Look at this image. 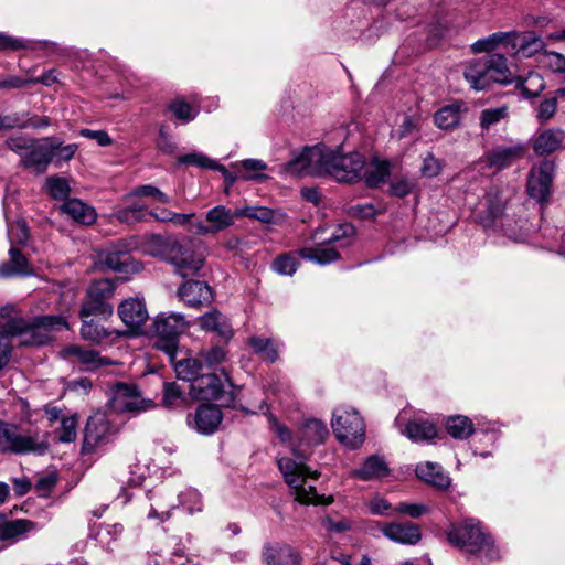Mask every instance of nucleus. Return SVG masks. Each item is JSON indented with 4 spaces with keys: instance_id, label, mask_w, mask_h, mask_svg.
<instances>
[{
    "instance_id": "nucleus-1",
    "label": "nucleus",
    "mask_w": 565,
    "mask_h": 565,
    "mask_svg": "<svg viewBox=\"0 0 565 565\" xmlns=\"http://www.w3.org/2000/svg\"><path fill=\"white\" fill-rule=\"evenodd\" d=\"M13 307H3L0 310V370L10 360L11 344L9 335H21V344L43 345L52 340L51 333L68 329V323L62 316H39L28 322L22 318H10Z\"/></svg>"
},
{
    "instance_id": "nucleus-2",
    "label": "nucleus",
    "mask_w": 565,
    "mask_h": 565,
    "mask_svg": "<svg viewBox=\"0 0 565 565\" xmlns=\"http://www.w3.org/2000/svg\"><path fill=\"white\" fill-rule=\"evenodd\" d=\"M275 431L281 443L288 444L295 457H281L278 459L279 470L284 475L285 481L291 489L295 499L303 504L321 503L322 501L316 492V487L311 483L320 473L317 470H311L305 463V460L309 457V451L301 449L299 443L295 444L291 431L286 426L276 424Z\"/></svg>"
},
{
    "instance_id": "nucleus-3",
    "label": "nucleus",
    "mask_w": 565,
    "mask_h": 565,
    "mask_svg": "<svg viewBox=\"0 0 565 565\" xmlns=\"http://www.w3.org/2000/svg\"><path fill=\"white\" fill-rule=\"evenodd\" d=\"M148 244V253L173 265L175 273L181 277L193 276L203 267L204 256L192 248L191 242L183 244L178 239H163L159 235H153Z\"/></svg>"
},
{
    "instance_id": "nucleus-4",
    "label": "nucleus",
    "mask_w": 565,
    "mask_h": 565,
    "mask_svg": "<svg viewBox=\"0 0 565 565\" xmlns=\"http://www.w3.org/2000/svg\"><path fill=\"white\" fill-rule=\"evenodd\" d=\"M447 537L452 545L482 562L499 557L491 536L482 530L478 521L467 520L461 524L452 525L447 532Z\"/></svg>"
},
{
    "instance_id": "nucleus-5",
    "label": "nucleus",
    "mask_w": 565,
    "mask_h": 565,
    "mask_svg": "<svg viewBox=\"0 0 565 565\" xmlns=\"http://www.w3.org/2000/svg\"><path fill=\"white\" fill-rule=\"evenodd\" d=\"M185 328L186 322L182 315L160 313L152 324L153 347L164 352L173 361L179 347V337Z\"/></svg>"
},
{
    "instance_id": "nucleus-6",
    "label": "nucleus",
    "mask_w": 565,
    "mask_h": 565,
    "mask_svg": "<svg viewBox=\"0 0 565 565\" xmlns=\"http://www.w3.org/2000/svg\"><path fill=\"white\" fill-rule=\"evenodd\" d=\"M49 448L44 434H20L14 425L0 422V452L43 455Z\"/></svg>"
},
{
    "instance_id": "nucleus-7",
    "label": "nucleus",
    "mask_w": 565,
    "mask_h": 565,
    "mask_svg": "<svg viewBox=\"0 0 565 565\" xmlns=\"http://www.w3.org/2000/svg\"><path fill=\"white\" fill-rule=\"evenodd\" d=\"M323 175H330L339 182L352 183L362 179L365 166L364 157L359 152L341 154L323 147Z\"/></svg>"
},
{
    "instance_id": "nucleus-8",
    "label": "nucleus",
    "mask_w": 565,
    "mask_h": 565,
    "mask_svg": "<svg viewBox=\"0 0 565 565\" xmlns=\"http://www.w3.org/2000/svg\"><path fill=\"white\" fill-rule=\"evenodd\" d=\"M331 426L335 437L345 446L356 448L363 444L365 424L356 409L342 406L335 408Z\"/></svg>"
},
{
    "instance_id": "nucleus-9",
    "label": "nucleus",
    "mask_w": 565,
    "mask_h": 565,
    "mask_svg": "<svg viewBox=\"0 0 565 565\" xmlns=\"http://www.w3.org/2000/svg\"><path fill=\"white\" fill-rule=\"evenodd\" d=\"M354 235V227L351 224L340 225L323 244L315 248H302L299 254L307 260L315 262L319 265H327L340 257L335 247L331 246L339 244V247L348 246Z\"/></svg>"
},
{
    "instance_id": "nucleus-10",
    "label": "nucleus",
    "mask_w": 565,
    "mask_h": 565,
    "mask_svg": "<svg viewBox=\"0 0 565 565\" xmlns=\"http://www.w3.org/2000/svg\"><path fill=\"white\" fill-rule=\"evenodd\" d=\"M116 285L110 279H100L94 281L87 289V300L82 310V318L92 316L108 318L113 315V306L109 299L114 296Z\"/></svg>"
},
{
    "instance_id": "nucleus-11",
    "label": "nucleus",
    "mask_w": 565,
    "mask_h": 565,
    "mask_svg": "<svg viewBox=\"0 0 565 565\" xmlns=\"http://www.w3.org/2000/svg\"><path fill=\"white\" fill-rule=\"evenodd\" d=\"M323 147L306 148L298 157L286 163L284 172L291 177L323 175Z\"/></svg>"
},
{
    "instance_id": "nucleus-12",
    "label": "nucleus",
    "mask_w": 565,
    "mask_h": 565,
    "mask_svg": "<svg viewBox=\"0 0 565 565\" xmlns=\"http://www.w3.org/2000/svg\"><path fill=\"white\" fill-rule=\"evenodd\" d=\"M111 407L117 413L137 414L153 407V402L142 398L136 386L118 383L114 387Z\"/></svg>"
},
{
    "instance_id": "nucleus-13",
    "label": "nucleus",
    "mask_w": 565,
    "mask_h": 565,
    "mask_svg": "<svg viewBox=\"0 0 565 565\" xmlns=\"http://www.w3.org/2000/svg\"><path fill=\"white\" fill-rule=\"evenodd\" d=\"M115 434V429L105 413L97 412L86 424L83 449L87 454L94 452L98 447L107 444Z\"/></svg>"
},
{
    "instance_id": "nucleus-14",
    "label": "nucleus",
    "mask_w": 565,
    "mask_h": 565,
    "mask_svg": "<svg viewBox=\"0 0 565 565\" xmlns=\"http://www.w3.org/2000/svg\"><path fill=\"white\" fill-rule=\"evenodd\" d=\"M58 354L63 360L78 365L86 371H94L106 365L116 364V362L109 358L100 356L97 351L86 349L78 344L66 345Z\"/></svg>"
},
{
    "instance_id": "nucleus-15",
    "label": "nucleus",
    "mask_w": 565,
    "mask_h": 565,
    "mask_svg": "<svg viewBox=\"0 0 565 565\" xmlns=\"http://www.w3.org/2000/svg\"><path fill=\"white\" fill-rule=\"evenodd\" d=\"M54 148L51 145V138L38 139L20 160L21 167L36 175L45 173L54 160Z\"/></svg>"
},
{
    "instance_id": "nucleus-16",
    "label": "nucleus",
    "mask_w": 565,
    "mask_h": 565,
    "mask_svg": "<svg viewBox=\"0 0 565 565\" xmlns=\"http://www.w3.org/2000/svg\"><path fill=\"white\" fill-rule=\"evenodd\" d=\"M228 379L225 375H217L215 373H203L190 386V393L193 398L201 401H217L221 399L225 392V385Z\"/></svg>"
},
{
    "instance_id": "nucleus-17",
    "label": "nucleus",
    "mask_w": 565,
    "mask_h": 565,
    "mask_svg": "<svg viewBox=\"0 0 565 565\" xmlns=\"http://www.w3.org/2000/svg\"><path fill=\"white\" fill-rule=\"evenodd\" d=\"M554 175V164L551 161H543L533 167L527 180V193L534 200L544 201L551 190Z\"/></svg>"
},
{
    "instance_id": "nucleus-18",
    "label": "nucleus",
    "mask_w": 565,
    "mask_h": 565,
    "mask_svg": "<svg viewBox=\"0 0 565 565\" xmlns=\"http://www.w3.org/2000/svg\"><path fill=\"white\" fill-rule=\"evenodd\" d=\"M180 299L189 307H200L203 305H210L213 299L212 288L199 280H190L184 282L178 290Z\"/></svg>"
},
{
    "instance_id": "nucleus-19",
    "label": "nucleus",
    "mask_w": 565,
    "mask_h": 565,
    "mask_svg": "<svg viewBox=\"0 0 565 565\" xmlns=\"http://www.w3.org/2000/svg\"><path fill=\"white\" fill-rule=\"evenodd\" d=\"M98 262L102 267L118 273H127L130 267V256L126 245H111L98 253Z\"/></svg>"
},
{
    "instance_id": "nucleus-20",
    "label": "nucleus",
    "mask_w": 565,
    "mask_h": 565,
    "mask_svg": "<svg viewBox=\"0 0 565 565\" xmlns=\"http://www.w3.org/2000/svg\"><path fill=\"white\" fill-rule=\"evenodd\" d=\"M38 524L26 519L0 520V541L14 544L36 531Z\"/></svg>"
},
{
    "instance_id": "nucleus-21",
    "label": "nucleus",
    "mask_w": 565,
    "mask_h": 565,
    "mask_svg": "<svg viewBox=\"0 0 565 565\" xmlns=\"http://www.w3.org/2000/svg\"><path fill=\"white\" fill-rule=\"evenodd\" d=\"M328 436L329 429L322 420L317 418L306 419L298 435L299 447L308 451L307 448L324 443Z\"/></svg>"
},
{
    "instance_id": "nucleus-22",
    "label": "nucleus",
    "mask_w": 565,
    "mask_h": 565,
    "mask_svg": "<svg viewBox=\"0 0 565 565\" xmlns=\"http://www.w3.org/2000/svg\"><path fill=\"white\" fill-rule=\"evenodd\" d=\"M384 536L399 544H416L420 537V530L413 523H386L381 527Z\"/></svg>"
},
{
    "instance_id": "nucleus-23",
    "label": "nucleus",
    "mask_w": 565,
    "mask_h": 565,
    "mask_svg": "<svg viewBox=\"0 0 565 565\" xmlns=\"http://www.w3.org/2000/svg\"><path fill=\"white\" fill-rule=\"evenodd\" d=\"M222 412L215 405H200L194 414V428L203 435H211L218 428L222 422Z\"/></svg>"
},
{
    "instance_id": "nucleus-24",
    "label": "nucleus",
    "mask_w": 565,
    "mask_h": 565,
    "mask_svg": "<svg viewBox=\"0 0 565 565\" xmlns=\"http://www.w3.org/2000/svg\"><path fill=\"white\" fill-rule=\"evenodd\" d=\"M525 152L526 147L523 143L499 146L488 153V164L501 170L511 166L518 159L523 158Z\"/></svg>"
},
{
    "instance_id": "nucleus-25",
    "label": "nucleus",
    "mask_w": 565,
    "mask_h": 565,
    "mask_svg": "<svg viewBox=\"0 0 565 565\" xmlns=\"http://www.w3.org/2000/svg\"><path fill=\"white\" fill-rule=\"evenodd\" d=\"M121 321L129 328L136 329L148 319V311L142 300L130 298L124 300L118 307Z\"/></svg>"
},
{
    "instance_id": "nucleus-26",
    "label": "nucleus",
    "mask_w": 565,
    "mask_h": 565,
    "mask_svg": "<svg viewBox=\"0 0 565 565\" xmlns=\"http://www.w3.org/2000/svg\"><path fill=\"white\" fill-rule=\"evenodd\" d=\"M545 47L544 41L533 32L521 34L515 31V38L510 42L509 53L532 57L542 52Z\"/></svg>"
},
{
    "instance_id": "nucleus-27",
    "label": "nucleus",
    "mask_w": 565,
    "mask_h": 565,
    "mask_svg": "<svg viewBox=\"0 0 565 565\" xmlns=\"http://www.w3.org/2000/svg\"><path fill=\"white\" fill-rule=\"evenodd\" d=\"M263 561L266 565H299V554L288 545L265 544L263 547Z\"/></svg>"
},
{
    "instance_id": "nucleus-28",
    "label": "nucleus",
    "mask_w": 565,
    "mask_h": 565,
    "mask_svg": "<svg viewBox=\"0 0 565 565\" xmlns=\"http://www.w3.org/2000/svg\"><path fill=\"white\" fill-rule=\"evenodd\" d=\"M31 268L26 257L14 246L9 249V260L0 264V277L10 278L13 276H31Z\"/></svg>"
},
{
    "instance_id": "nucleus-29",
    "label": "nucleus",
    "mask_w": 565,
    "mask_h": 565,
    "mask_svg": "<svg viewBox=\"0 0 565 565\" xmlns=\"http://www.w3.org/2000/svg\"><path fill=\"white\" fill-rule=\"evenodd\" d=\"M390 468L383 457L373 455L367 457L362 466L351 472V475L360 480L370 481L382 479L390 475Z\"/></svg>"
},
{
    "instance_id": "nucleus-30",
    "label": "nucleus",
    "mask_w": 565,
    "mask_h": 565,
    "mask_svg": "<svg viewBox=\"0 0 565 565\" xmlns=\"http://www.w3.org/2000/svg\"><path fill=\"white\" fill-rule=\"evenodd\" d=\"M199 324L203 330L213 331L226 341L233 337V329L227 318L217 310H212L200 317Z\"/></svg>"
},
{
    "instance_id": "nucleus-31",
    "label": "nucleus",
    "mask_w": 565,
    "mask_h": 565,
    "mask_svg": "<svg viewBox=\"0 0 565 565\" xmlns=\"http://www.w3.org/2000/svg\"><path fill=\"white\" fill-rule=\"evenodd\" d=\"M61 210L73 221L84 225L93 224L97 216L94 207L77 199L67 200L62 204Z\"/></svg>"
},
{
    "instance_id": "nucleus-32",
    "label": "nucleus",
    "mask_w": 565,
    "mask_h": 565,
    "mask_svg": "<svg viewBox=\"0 0 565 565\" xmlns=\"http://www.w3.org/2000/svg\"><path fill=\"white\" fill-rule=\"evenodd\" d=\"M416 476L438 489H446L450 484V478L443 471L441 467L430 461L417 465Z\"/></svg>"
},
{
    "instance_id": "nucleus-33",
    "label": "nucleus",
    "mask_w": 565,
    "mask_h": 565,
    "mask_svg": "<svg viewBox=\"0 0 565 565\" xmlns=\"http://www.w3.org/2000/svg\"><path fill=\"white\" fill-rule=\"evenodd\" d=\"M402 434L414 443L429 441L437 436V428L429 420L413 419L406 424Z\"/></svg>"
},
{
    "instance_id": "nucleus-34",
    "label": "nucleus",
    "mask_w": 565,
    "mask_h": 565,
    "mask_svg": "<svg viewBox=\"0 0 565 565\" xmlns=\"http://www.w3.org/2000/svg\"><path fill=\"white\" fill-rule=\"evenodd\" d=\"M47 47L51 52H56L60 50V46L55 42L43 41L36 42L32 40H22L18 38H13L6 33L0 32V51H17V50H38L40 47Z\"/></svg>"
},
{
    "instance_id": "nucleus-35",
    "label": "nucleus",
    "mask_w": 565,
    "mask_h": 565,
    "mask_svg": "<svg viewBox=\"0 0 565 565\" xmlns=\"http://www.w3.org/2000/svg\"><path fill=\"white\" fill-rule=\"evenodd\" d=\"M565 140V131L562 129H546L539 134L534 140V151L537 154H548L557 150Z\"/></svg>"
},
{
    "instance_id": "nucleus-36",
    "label": "nucleus",
    "mask_w": 565,
    "mask_h": 565,
    "mask_svg": "<svg viewBox=\"0 0 565 565\" xmlns=\"http://www.w3.org/2000/svg\"><path fill=\"white\" fill-rule=\"evenodd\" d=\"M83 326L81 328V335L83 339L102 343L111 338H119L122 335V332L117 330H108L104 327H100L97 321L94 319L82 318Z\"/></svg>"
},
{
    "instance_id": "nucleus-37",
    "label": "nucleus",
    "mask_w": 565,
    "mask_h": 565,
    "mask_svg": "<svg viewBox=\"0 0 565 565\" xmlns=\"http://www.w3.org/2000/svg\"><path fill=\"white\" fill-rule=\"evenodd\" d=\"M205 221L215 234L225 231L235 223V212L224 205H216L205 214Z\"/></svg>"
},
{
    "instance_id": "nucleus-38",
    "label": "nucleus",
    "mask_w": 565,
    "mask_h": 565,
    "mask_svg": "<svg viewBox=\"0 0 565 565\" xmlns=\"http://www.w3.org/2000/svg\"><path fill=\"white\" fill-rule=\"evenodd\" d=\"M390 175V162L387 160L374 159L369 164L365 163L362 171V179L371 188H376L384 183Z\"/></svg>"
},
{
    "instance_id": "nucleus-39",
    "label": "nucleus",
    "mask_w": 565,
    "mask_h": 565,
    "mask_svg": "<svg viewBox=\"0 0 565 565\" xmlns=\"http://www.w3.org/2000/svg\"><path fill=\"white\" fill-rule=\"evenodd\" d=\"M129 203L113 212L111 217L116 218L119 223L132 225L136 223L145 222L149 215V211L142 204L128 201Z\"/></svg>"
},
{
    "instance_id": "nucleus-40",
    "label": "nucleus",
    "mask_w": 565,
    "mask_h": 565,
    "mask_svg": "<svg viewBox=\"0 0 565 565\" xmlns=\"http://www.w3.org/2000/svg\"><path fill=\"white\" fill-rule=\"evenodd\" d=\"M486 62L489 82L508 84L511 82V73L507 58L501 54L491 55Z\"/></svg>"
},
{
    "instance_id": "nucleus-41",
    "label": "nucleus",
    "mask_w": 565,
    "mask_h": 565,
    "mask_svg": "<svg viewBox=\"0 0 565 565\" xmlns=\"http://www.w3.org/2000/svg\"><path fill=\"white\" fill-rule=\"evenodd\" d=\"M515 38V31L510 32H497L487 38L476 41L471 45V50L475 53L491 52L498 46L503 45L509 49L510 42Z\"/></svg>"
},
{
    "instance_id": "nucleus-42",
    "label": "nucleus",
    "mask_w": 565,
    "mask_h": 565,
    "mask_svg": "<svg viewBox=\"0 0 565 565\" xmlns=\"http://www.w3.org/2000/svg\"><path fill=\"white\" fill-rule=\"evenodd\" d=\"M174 371L180 380L189 381L194 383L195 379H199L203 374V364L198 355L196 358L182 359L174 362Z\"/></svg>"
},
{
    "instance_id": "nucleus-43",
    "label": "nucleus",
    "mask_w": 565,
    "mask_h": 565,
    "mask_svg": "<svg viewBox=\"0 0 565 565\" xmlns=\"http://www.w3.org/2000/svg\"><path fill=\"white\" fill-rule=\"evenodd\" d=\"M465 78L470 83L471 87L480 90L489 84L487 75V65L484 61L476 60L468 64L463 72Z\"/></svg>"
},
{
    "instance_id": "nucleus-44",
    "label": "nucleus",
    "mask_w": 565,
    "mask_h": 565,
    "mask_svg": "<svg viewBox=\"0 0 565 565\" xmlns=\"http://www.w3.org/2000/svg\"><path fill=\"white\" fill-rule=\"evenodd\" d=\"M516 88H519L526 98H533L539 96L545 88V81L539 73L530 72L525 77L519 76L516 78Z\"/></svg>"
},
{
    "instance_id": "nucleus-45",
    "label": "nucleus",
    "mask_w": 565,
    "mask_h": 565,
    "mask_svg": "<svg viewBox=\"0 0 565 565\" xmlns=\"http://www.w3.org/2000/svg\"><path fill=\"white\" fill-rule=\"evenodd\" d=\"M446 428L448 434L456 439H466L473 433L471 419L461 415L449 417L446 423Z\"/></svg>"
},
{
    "instance_id": "nucleus-46",
    "label": "nucleus",
    "mask_w": 565,
    "mask_h": 565,
    "mask_svg": "<svg viewBox=\"0 0 565 565\" xmlns=\"http://www.w3.org/2000/svg\"><path fill=\"white\" fill-rule=\"evenodd\" d=\"M436 126L440 129H452L460 121V106L452 104L440 108L434 117Z\"/></svg>"
},
{
    "instance_id": "nucleus-47",
    "label": "nucleus",
    "mask_w": 565,
    "mask_h": 565,
    "mask_svg": "<svg viewBox=\"0 0 565 565\" xmlns=\"http://www.w3.org/2000/svg\"><path fill=\"white\" fill-rule=\"evenodd\" d=\"M248 344L253 348L255 353L262 355L266 361L273 363L278 359V349L271 339L250 337Z\"/></svg>"
},
{
    "instance_id": "nucleus-48",
    "label": "nucleus",
    "mask_w": 565,
    "mask_h": 565,
    "mask_svg": "<svg viewBox=\"0 0 565 565\" xmlns=\"http://www.w3.org/2000/svg\"><path fill=\"white\" fill-rule=\"evenodd\" d=\"M235 168H242L241 179L244 180H265L267 177L259 171H264L267 164L259 159H246L234 164Z\"/></svg>"
},
{
    "instance_id": "nucleus-49",
    "label": "nucleus",
    "mask_w": 565,
    "mask_h": 565,
    "mask_svg": "<svg viewBox=\"0 0 565 565\" xmlns=\"http://www.w3.org/2000/svg\"><path fill=\"white\" fill-rule=\"evenodd\" d=\"M135 198H151L160 203H170V198L163 193L159 188L146 184L135 188L130 193L125 196L126 201H131Z\"/></svg>"
},
{
    "instance_id": "nucleus-50",
    "label": "nucleus",
    "mask_w": 565,
    "mask_h": 565,
    "mask_svg": "<svg viewBox=\"0 0 565 565\" xmlns=\"http://www.w3.org/2000/svg\"><path fill=\"white\" fill-rule=\"evenodd\" d=\"M509 116V109L507 106L498 108L483 109L480 113V127L482 130H488L492 126L497 125L501 120Z\"/></svg>"
},
{
    "instance_id": "nucleus-51",
    "label": "nucleus",
    "mask_w": 565,
    "mask_h": 565,
    "mask_svg": "<svg viewBox=\"0 0 565 565\" xmlns=\"http://www.w3.org/2000/svg\"><path fill=\"white\" fill-rule=\"evenodd\" d=\"M46 188L50 195L55 200H65L71 192L67 180L61 177L47 178Z\"/></svg>"
},
{
    "instance_id": "nucleus-52",
    "label": "nucleus",
    "mask_w": 565,
    "mask_h": 565,
    "mask_svg": "<svg viewBox=\"0 0 565 565\" xmlns=\"http://www.w3.org/2000/svg\"><path fill=\"white\" fill-rule=\"evenodd\" d=\"M8 238L11 246L23 245L29 239V231L23 220H17L8 224Z\"/></svg>"
},
{
    "instance_id": "nucleus-53",
    "label": "nucleus",
    "mask_w": 565,
    "mask_h": 565,
    "mask_svg": "<svg viewBox=\"0 0 565 565\" xmlns=\"http://www.w3.org/2000/svg\"><path fill=\"white\" fill-rule=\"evenodd\" d=\"M51 145L54 148V160L53 162L55 166H60L61 162L70 161L74 154L77 151V145L76 143H70L66 146H63L62 141H60L57 138H51Z\"/></svg>"
},
{
    "instance_id": "nucleus-54",
    "label": "nucleus",
    "mask_w": 565,
    "mask_h": 565,
    "mask_svg": "<svg viewBox=\"0 0 565 565\" xmlns=\"http://www.w3.org/2000/svg\"><path fill=\"white\" fill-rule=\"evenodd\" d=\"M203 366L214 367L224 361L226 353L222 347L202 349L199 353Z\"/></svg>"
},
{
    "instance_id": "nucleus-55",
    "label": "nucleus",
    "mask_w": 565,
    "mask_h": 565,
    "mask_svg": "<svg viewBox=\"0 0 565 565\" xmlns=\"http://www.w3.org/2000/svg\"><path fill=\"white\" fill-rule=\"evenodd\" d=\"M416 186V181L407 177L395 178L390 182V194L404 198L408 195Z\"/></svg>"
},
{
    "instance_id": "nucleus-56",
    "label": "nucleus",
    "mask_w": 565,
    "mask_h": 565,
    "mask_svg": "<svg viewBox=\"0 0 565 565\" xmlns=\"http://www.w3.org/2000/svg\"><path fill=\"white\" fill-rule=\"evenodd\" d=\"M36 139L19 135L7 139L6 145L11 151L15 152L22 160L25 153H28V151L31 149Z\"/></svg>"
},
{
    "instance_id": "nucleus-57",
    "label": "nucleus",
    "mask_w": 565,
    "mask_h": 565,
    "mask_svg": "<svg viewBox=\"0 0 565 565\" xmlns=\"http://www.w3.org/2000/svg\"><path fill=\"white\" fill-rule=\"evenodd\" d=\"M297 267L298 260L290 254L280 255L273 263V269L280 275L291 276L296 273Z\"/></svg>"
},
{
    "instance_id": "nucleus-58",
    "label": "nucleus",
    "mask_w": 565,
    "mask_h": 565,
    "mask_svg": "<svg viewBox=\"0 0 565 565\" xmlns=\"http://www.w3.org/2000/svg\"><path fill=\"white\" fill-rule=\"evenodd\" d=\"M169 109L174 114V116L183 121L189 122L192 121L198 113L191 107V105L182 99H177L169 105Z\"/></svg>"
},
{
    "instance_id": "nucleus-59",
    "label": "nucleus",
    "mask_w": 565,
    "mask_h": 565,
    "mask_svg": "<svg viewBox=\"0 0 565 565\" xmlns=\"http://www.w3.org/2000/svg\"><path fill=\"white\" fill-rule=\"evenodd\" d=\"M180 164H193L200 168L212 170L216 168V161L203 153H189L178 158Z\"/></svg>"
},
{
    "instance_id": "nucleus-60",
    "label": "nucleus",
    "mask_w": 565,
    "mask_h": 565,
    "mask_svg": "<svg viewBox=\"0 0 565 565\" xmlns=\"http://www.w3.org/2000/svg\"><path fill=\"white\" fill-rule=\"evenodd\" d=\"M557 110V98L550 97L542 100L536 109V118L540 124H546Z\"/></svg>"
},
{
    "instance_id": "nucleus-61",
    "label": "nucleus",
    "mask_w": 565,
    "mask_h": 565,
    "mask_svg": "<svg viewBox=\"0 0 565 565\" xmlns=\"http://www.w3.org/2000/svg\"><path fill=\"white\" fill-rule=\"evenodd\" d=\"M182 399L180 387L175 383H164L162 404L168 408H173L179 405Z\"/></svg>"
},
{
    "instance_id": "nucleus-62",
    "label": "nucleus",
    "mask_w": 565,
    "mask_h": 565,
    "mask_svg": "<svg viewBox=\"0 0 565 565\" xmlns=\"http://www.w3.org/2000/svg\"><path fill=\"white\" fill-rule=\"evenodd\" d=\"M77 417L75 415L64 417L61 422V433L58 440L71 443L76 438Z\"/></svg>"
},
{
    "instance_id": "nucleus-63",
    "label": "nucleus",
    "mask_w": 565,
    "mask_h": 565,
    "mask_svg": "<svg viewBox=\"0 0 565 565\" xmlns=\"http://www.w3.org/2000/svg\"><path fill=\"white\" fill-rule=\"evenodd\" d=\"M396 512L409 515L411 518H419L424 514H427L430 509L427 504L424 503H408V502H401L398 503L395 509Z\"/></svg>"
},
{
    "instance_id": "nucleus-64",
    "label": "nucleus",
    "mask_w": 565,
    "mask_h": 565,
    "mask_svg": "<svg viewBox=\"0 0 565 565\" xmlns=\"http://www.w3.org/2000/svg\"><path fill=\"white\" fill-rule=\"evenodd\" d=\"M541 63L556 73H565V56L556 52H544Z\"/></svg>"
}]
</instances>
